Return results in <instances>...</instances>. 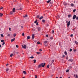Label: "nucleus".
Wrapping results in <instances>:
<instances>
[{"label":"nucleus","mask_w":78,"mask_h":78,"mask_svg":"<svg viewBox=\"0 0 78 78\" xmlns=\"http://www.w3.org/2000/svg\"><path fill=\"white\" fill-rule=\"evenodd\" d=\"M30 58H31V59H33V58H34V57L31 56Z\"/></svg>","instance_id":"nucleus-28"},{"label":"nucleus","mask_w":78,"mask_h":78,"mask_svg":"<svg viewBox=\"0 0 78 78\" xmlns=\"http://www.w3.org/2000/svg\"><path fill=\"white\" fill-rule=\"evenodd\" d=\"M35 78H37V75H35Z\"/></svg>","instance_id":"nucleus-50"},{"label":"nucleus","mask_w":78,"mask_h":78,"mask_svg":"<svg viewBox=\"0 0 78 78\" xmlns=\"http://www.w3.org/2000/svg\"><path fill=\"white\" fill-rule=\"evenodd\" d=\"M47 41H46L44 42V44H46L47 43Z\"/></svg>","instance_id":"nucleus-34"},{"label":"nucleus","mask_w":78,"mask_h":78,"mask_svg":"<svg viewBox=\"0 0 78 78\" xmlns=\"http://www.w3.org/2000/svg\"><path fill=\"white\" fill-rule=\"evenodd\" d=\"M23 73H24V74H27V72H26L25 71H23Z\"/></svg>","instance_id":"nucleus-9"},{"label":"nucleus","mask_w":78,"mask_h":78,"mask_svg":"<svg viewBox=\"0 0 78 78\" xmlns=\"http://www.w3.org/2000/svg\"><path fill=\"white\" fill-rule=\"evenodd\" d=\"M8 37H10L11 36V34H8V35H7Z\"/></svg>","instance_id":"nucleus-25"},{"label":"nucleus","mask_w":78,"mask_h":78,"mask_svg":"<svg viewBox=\"0 0 78 78\" xmlns=\"http://www.w3.org/2000/svg\"><path fill=\"white\" fill-rule=\"evenodd\" d=\"M46 37H48V35H46Z\"/></svg>","instance_id":"nucleus-41"},{"label":"nucleus","mask_w":78,"mask_h":78,"mask_svg":"<svg viewBox=\"0 0 78 78\" xmlns=\"http://www.w3.org/2000/svg\"><path fill=\"white\" fill-rule=\"evenodd\" d=\"M37 20H36L35 21L34 23H37Z\"/></svg>","instance_id":"nucleus-26"},{"label":"nucleus","mask_w":78,"mask_h":78,"mask_svg":"<svg viewBox=\"0 0 78 78\" xmlns=\"http://www.w3.org/2000/svg\"><path fill=\"white\" fill-rule=\"evenodd\" d=\"M12 14H13V12H10V15H12Z\"/></svg>","instance_id":"nucleus-21"},{"label":"nucleus","mask_w":78,"mask_h":78,"mask_svg":"<svg viewBox=\"0 0 78 78\" xmlns=\"http://www.w3.org/2000/svg\"><path fill=\"white\" fill-rule=\"evenodd\" d=\"M43 18H44V17H43V16H41L39 19H40V20H41V19H43Z\"/></svg>","instance_id":"nucleus-10"},{"label":"nucleus","mask_w":78,"mask_h":78,"mask_svg":"<svg viewBox=\"0 0 78 78\" xmlns=\"http://www.w3.org/2000/svg\"><path fill=\"white\" fill-rule=\"evenodd\" d=\"M13 55V54H11L10 55V57H12V55Z\"/></svg>","instance_id":"nucleus-31"},{"label":"nucleus","mask_w":78,"mask_h":78,"mask_svg":"<svg viewBox=\"0 0 78 78\" xmlns=\"http://www.w3.org/2000/svg\"><path fill=\"white\" fill-rule=\"evenodd\" d=\"M73 34H71L70 35V37H73Z\"/></svg>","instance_id":"nucleus-51"},{"label":"nucleus","mask_w":78,"mask_h":78,"mask_svg":"<svg viewBox=\"0 0 78 78\" xmlns=\"http://www.w3.org/2000/svg\"><path fill=\"white\" fill-rule=\"evenodd\" d=\"M3 14L2 13H0V17H2V16H3Z\"/></svg>","instance_id":"nucleus-14"},{"label":"nucleus","mask_w":78,"mask_h":78,"mask_svg":"<svg viewBox=\"0 0 78 78\" xmlns=\"http://www.w3.org/2000/svg\"><path fill=\"white\" fill-rule=\"evenodd\" d=\"M76 78H78V75H76Z\"/></svg>","instance_id":"nucleus-43"},{"label":"nucleus","mask_w":78,"mask_h":78,"mask_svg":"<svg viewBox=\"0 0 78 78\" xmlns=\"http://www.w3.org/2000/svg\"><path fill=\"white\" fill-rule=\"evenodd\" d=\"M72 51V49H71V48L70 49L69 51Z\"/></svg>","instance_id":"nucleus-49"},{"label":"nucleus","mask_w":78,"mask_h":78,"mask_svg":"<svg viewBox=\"0 0 78 78\" xmlns=\"http://www.w3.org/2000/svg\"><path fill=\"white\" fill-rule=\"evenodd\" d=\"M75 43H76V44H78V42L77 41H75Z\"/></svg>","instance_id":"nucleus-22"},{"label":"nucleus","mask_w":78,"mask_h":78,"mask_svg":"<svg viewBox=\"0 0 78 78\" xmlns=\"http://www.w3.org/2000/svg\"><path fill=\"white\" fill-rule=\"evenodd\" d=\"M1 48V44H0V48Z\"/></svg>","instance_id":"nucleus-62"},{"label":"nucleus","mask_w":78,"mask_h":78,"mask_svg":"<svg viewBox=\"0 0 78 78\" xmlns=\"http://www.w3.org/2000/svg\"><path fill=\"white\" fill-rule=\"evenodd\" d=\"M22 48H24L25 49H26L27 48V45L25 44H24L23 45H22Z\"/></svg>","instance_id":"nucleus-2"},{"label":"nucleus","mask_w":78,"mask_h":78,"mask_svg":"<svg viewBox=\"0 0 78 78\" xmlns=\"http://www.w3.org/2000/svg\"><path fill=\"white\" fill-rule=\"evenodd\" d=\"M16 34H13V36H14V37H15L16 36Z\"/></svg>","instance_id":"nucleus-23"},{"label":"nucleus","mask_w":78,"mask_h":78,"mask_svg":"<svg viewBox=\"0 0 78 78\" xmlns=\"http://www.w3.org/2000/svg\"><path fill=\"white\" fill-rule=\"evenodd\" d=\"M71 16V15H68V17L69 18Z\"/></svg>","instance_id":"nucleus-39"},{"label":"nucleus","mask_w":78,"mask_h":78,"mask_svg":"<svg viewBox=\"0 0 78 78\" xmlns=\"http://www.w3.org/2000/svg\"><path fill=\"white\" fill-rule=\"evenodd\" d=\"M23 17H28V16L27 15H26L25 16H23Z\"/></svg>","instance_id":"nucleus-18"},{"label":"nucleus","mask_w":78,"mask_h":78,"mask_svg":"<svg viewBox=\"0 0 78 78\" xmlns=\"http://www.w3.org/2000/svg\"><path fill=\"white\" fill-rule=\"evenodd\" d=\"M34 39V34H33L32 35V39L33 40Z\"/></svg>","instance_id":"nucleus-5"},{"label":"nucleus","mask_w":78,"mask_h":78,"mask_svg":"<svg viewBox=\"0 0 78 78\" xmlns=\"http://www.w3.org/2000/svg\"><path fill=\"white\" fill-rule=\"evenodd\" d=\"M39 51H42V49H40Z\"/></svg>","instance_id":"nucleus-52"},{"label":"nucleus","mask_w":78,"mask_h":78,"mask_svg":"<svg viewBox=\"0 0 78 78\" xmlns=\"http://www.w3.org/2000/svg\"><path fill=\"white\" fill-rule=\"evenodd\" d=\"M49 3H50L49 5L50 7H51L53 4L52 0H49Z\"/></svg>","instance_id":"nucleus-1"},{"label":"nucleus","mask_w":78,"mask_h":78,"mask_svg":"<svg viewBox=\"0 0 78 78\" xmlns=\"http://www.w3.org/2000/svg\"><path fill=\"white\" fill-rule=\"evenodd\" d=\"M68 21H66V23H68Z\"/></svg>","instance_id":"nucleus-60"},{"label":"nucleus","mask_w":78,"mask_h":78,"mask_svg":"<svg viewBox=\"0 0 78 78\" xmlns=\"http://www.w3.org/2000/svg\"><path fill=\"white\" fill-rule=\"evenodd\" d=\"M54 30H52V33H54Z\"/></svg>","instance_id":"nucleus-58"},{"label":"nucleus","mask_w":78,"mask_h":78,"mask_svg":"<svg viewBox=\"0 0 78 78\" xmlns=\"http://www.w3.org/2000/svg\"><path fill=\"white\" fill-rule=\"evenodd\" d=\"M69 68H70V69H72V66H69Z\"/></svg>","instance_id":"nucleus-53"},{"label":"nucleus","mask_w":78,"mask_h":78,"mask_svg":"<svg viewBox=\"0 0 78 78\" xmlns=\"http://www.w3.org/2000/svg\"><path fill=\"white\" fill-rule=\"evenodd\" d=\"M76 20H78V16H77L76 17Z\"/></svg>","instance_id":"nucleus-35"},{"label":"nucleus","mask_w":78,"mask_h":78,"mask_svg":"<svg viewBox=\"0 0 78 78\" xmlns=\"http://www.w3.org/2000/svg\"><path fill=\"white\" fill-rule=\"evenodd\" d=\"M3 9V7H2L0 9Z\"/></svg>","instance_id":"nucleus-54"},{"label":"nucleus","mask_w":78,"mask_h":78,"mask_svg":"<svg viewBox=\"0 0 78 78\" xmlns=\"http://www.w3.org/2000/svg\"><path fill=\"white\" fill-rule=\"evenodd\" d=\"M27 38V40L30 39V36H28Z\"/></svg>","instance_id":"nucleus-12"},{"label":"nucleus","mask_w":78,"mask_h":78,"mask_svg":"<svg viewBox=\"0 0 78 78\" xmlns=\"http://www.w3.org/2000/svg\"><path fill=\"white\" fill-rule=\"evenodd\" d=\"M59 16H57V18H59Z\"/></svg>","instance_id":"nucleus-56"},{"label":"nucleus","mask_w":78,"mask_h":78,"mask_svg":"<svg viewBox=\"0 0 78 78\" xmlns=\"http://www.w3.org/2000/svg\"><path fill=\"white\" fill-rule=\"evenodd\" d=\"M21 28H23V26H21Z\"/></svg>","instance_id":"nucleus-63"},{"label":"nucleus","mask_w":78,"mask_h":78,"mask_svg":"<svg viewBox=\"0 0 78 78\" xmlns=\"http://www.w3.org/2000/svg\"><path fill=\"white\" fill-rule=\"evenodd\" d=\"M5 42H3L2 44V45H5Z\"/></svg>","instance_id":"nucleus-38"},{"label":"nucleus","mask_w":78,"mask_h":78,"mask_svg":"<svg viewBox=\"0 0 78 78\" xmlns=\"http://www.w3.org/2000/svg\"><path fill=\"white\" fill-rule=\"evenodd\" d=\"M15 10H16V9L13 8L12 9V11L13 12H15Z\"/></svg>","instance_id":"nucleus-15"},{"label":"nucleus","mask_w":78,"mask_h":78,"mask_svg":"<svg viewBox=\"0 0 78 78\" xmlns=\"http://www.w3.org/2000/svg\"><path fill=\"white\" fill-rule=\"evenodd\" d=\"M47 2L48 3H49V0H48V1H47Z\"/></svg>","instance_id":"nucleus-48"},{"label":"nucleus","mask_w":78,"mask_h":78,"mask_svg":"<svg viewBox=\"0 0 78 78\" xmlns=\"http://www.w3.org/2000/svg\"><path fill=\"white\" fill-rule=\"evenodd\" d=\"M22 35L23 36H24V35H25V34H24V33H23Z\"/></svg>","instance_id":"nucleus-37"},{"label":"nucleus","mask_w":78,"mask_h":78,"mask_svg":"<svg viewBox=\"0 0 78 78\" xmlns=\"http://www.w3.org/2000/svg\"><path fill=\"white\" fill-rule=\"evenodd\" d=\"M13 53H14V54H15V51L13 52Z\"/></svg>","instance_id":"nucleus-61"},{"label":"nucleus","mask_w":78,"mask_h":78,"mask_svg":"<svg viewBox=\"0 0 78 78\" xmlns=\"http://www.w3.org/2000/svg\"><path fill=\"white\" fill-rule=\"evenodd\" d=\"M66 59H68V56H66Z\"/></svg>","instance_id":"nucleus-45"},{"label":"nucleus","mask_w":78,"mask_h":78,"mask_svg":"<svg viewBox=\"0 0 78 78\" xmlns=\"http://www.w3.org/2000/svg\"><path fill=\"white\" fill-rule=\"evenodd\" d=\"M9 31H11V28H9Z\"/></svg>","instance_id":"nucleus-57"},{"label":"nucleus","mask_w":78,"mask_h":78,"mask_svg":"<svg viewBox=\"0 0 78 78\" xmlns=\"http://www.w3.org/2000/svg\"><path fill=\"white\" fill-rule=\"evenodd\" d=\"M8 70H9V69L8 68H7L6 69V72H7V71H8Z\"/></svg>","instance_id":"nucleus-30"},{"label":"nucleus","mask_w":78,"mask_h":78,"mask_svg":"<svg viewBox=\"0 0 78 78\" xmlns=\"http://www.w3.org/2000/svg\"><path fill=\"white\" fill-rule=\"evenodd\" d=\"M36 60L34 59V63H36Z\"/></svg>","instance_id":"nucleus-29"},{"label":"nucleus","mask_w":78,"mask_h":78,"mask_svg":"<svg viewBox=\"0 0 78 78\" xmlns=\"http://www.w3.org/2000/svg\"><path fill=\"white\" fill-rule=\"evenodd\" d=\"M15 40V38H13V39H11V42H13Z\"/></svg>","instance_id":"nucleus-17"},{"label":"nucleus","mask_w":78,"mask_h":78,"mask_svg":"<svg viewBox=\"0 0 78 78\" xmlns=\"http://www.w3.org/2000/svg\"><path fill=\"white\" fill-rule=\"evenodd\" d=\"M1 42H4V40H2L1 41Z\"/></svg>","instance_id":"nucleus-27"},{"label":"nucleus","mask_w":78,"mask_h":78,"mask_svg":"<svg viewBox=\"0 0 78 78\" xmlns=\"http://www.w3.org/2000/svg\"><path fill=\"white\" fill-rule=\"evenodd\" d=\"M41 66L42 67H44V66H45V63H42L41 64Z\"/></svg>","instance_id":"nucleus-4"},{"label":"nucleus","mask_w":78,"mask_h":78,"mask_svg":"<svg viewBox=\"0 0 78 78\" xmlns=\"http://www.w3.org/2000/svg\"><path fill=\"white\" fill-rule=\"evenodd\" d=\"M37 44H40V42H39V41H38L37 42Z\"/></svg>","instance_id":"nucleus-44"},{"label":"nucleus","mask_w":78,"mask_h":78,"mask_svg":"<svg viewBox=\"0 0 78 78\" xmlns=\"http://www.w3.org/2000/svg\"><path fill=\"white\" fill-rule=\"evenodd\" d=\"M23 78H25V77H23Z\"/></svg>","instance_id":"nucleus-64"},{"label":"nucleus","mask_w":78,"mask_h":78,"mask_svg":"<svg viewBox=\"0 0 78 78\" xmlns=\"http://www.w3.org/2000/svg\"><path fill=\"white\" fill-rule=\"evenodd\" d=\"M69 69H67V70H66V72H69Z\"/></svg>","instance_id":"nucleus-40"},{"label":"nucleus","mask_w":78,"mask_h":78,"mask_svg":"<svg viewBox=\"0 0 78 78\" xmlns=\"http://www.w3.org/2000/svg\"><path fill=\"white\" fill-rule=\"evenodd\" d=\"M47 68L48 69V68H49V65H48L47 66Z\"/></svg>","instance_id":"nucleus-33"},{"label":"nucleus","mask_w":78,"mask_h":78,"mask_svg":"<svg viewBox=\"0 0 78 78\" xmlns=\"http://www.w3.org/2000/svg\"><path fill=\"white\" fill-rule=\"evenodd\" d=\"M42 21L43 23H45V20H43Z\"/></svg>","instance_id":"nucleus-16"},{"label":"nucleus","mask_w":78,"mask_h":78,"mask_svg":"<svg viewBox=\"0 0 78 78\" xmlns=\"http://www.w3.org/2000/svg\"><path fill=\"white\" fill-rule=\"evenodd\" d=\"M76 17V15H74L73 16V19H75V18Z\"/></svg>","instance_id":"nucleus-8"},{"label":"nucleus","mask_w":78,"mask_h":78,"mask_svg":"<svg viewBox=\"0 0 78 78\" xmlns=\"http://www.w3.org/2000/svg\"><path fill=\"white\" fill-rule=\"evenodd\" d=\"M75 11H76V9H74L73 10V12H75Z\"/></svg>","instance_id":"nucleus-32"},{"label":"nucleus","mask_w":78,"mask_h":78,"mask_svg":"<svg viewBox=\"0 0 78 78\" xmlns=\"http://www.w3.org/2000/svg\"><path fill=\"white\" fill-rule=\"evenodd\" d=\"M39 17H40L39 15H37V18H39Z\"/></svg>","instance_id":"nucleus-36"},{"label":"nucleus","mask_w":78,"mask_h":78,"mask_svg":"<svg viewBox=\"0 0 78 78\" xmlns=\"http://www.w3.org/2000/svg\"><path fill=\"white\" fill-rule=\"evenodd\" d=\"M8 65H9V64H7L6 65V66H8Z\"/></svg>","instance_id":"nucleus-59"},{"label":"nucleus","mask_w":78,"mask_h":78,"mask_svg":"<svg viewBox=\"0 0 78 78\" xmlns=\"http://www.w3.org/2000/svg\"><path fill=\"white\" fill-rule=\"evenodd\" d=\"M42 67V65H41V64L39 65L38 66V68H40V67Z\"/></svg>","instance_id":"nucleus-11"},{"label":"nucleus","mask_w":78,"mask_h":78,"mask_svg":"<svg viewBox=\"0 0 78 78\" xmlns=\"http://www.w3.org/2000/svg\"><path fill=\"white\" fill-rule=\"evenodd\" d=\"M50 40H52L53 39V37H50Z\"/></svg>","instance_id":"nucleus-13"},{"label":"nucleus","mask_w":78,"mask_h":78,"mask_svg":"<svg viewBox=\"0 0 78 78\" xmlns=\"http://www.w3.org/2000/svg\"><path fill=\"white\" fill-rule=\"evenodd\" d=\"M36 25H39V24H38V23H37Z\"/></svg>","instance_id":"nucleus-55"},{"label":"nucleus","mask_w":78,"mask_h":78,"mask_svg":"<svg viewBox=\"0 0 78 78\" xmlns=\"http://www.w3.org/2000/svg\"><path fill=\"white\" fill-rule=\"evenodd\" d=\"M71 6H72V7H73L74 6V4H71Z\"/></svg>","instance_id":"nucleus-19"},{"label":"nucleus","mask_w":78,"mask_h":78,"mask_svg":"<svg viewBox=\"0 0 78 78\" xmlns=\"http://www.w3.org/2000/svg\"><path fill=\"white\" fill-rule=\"evenodd\" d=\"M22 8H20V9H18L19 10H22Z\"/></svg>","instance_id":"nucleus-46"},{"label":"nucleus","mask_w":78,"mask_h":78,"mask_svg":"<svg viewBox=\"0 0 78 78\" xmlns=\"http://www.w3.org/2000/svg\"><path fill=\"white\" fill-rule=\"evenodd\" d=\"M1 37H4L3 35L2 34H1Z\"/></svg>","instance_id":"nucleus-42"},{"label":"nucleus","mask_w":78,"mask_h":78,"mask_svg":"<svg viewBox=\"0 0 78 78\" xmlns=\"http://www.w3.org/2000/svg\"><path fill=\"white\" fill-rule=\"evenodd\" d=\"M37 30H38V31H40V30H41V27H37Z\"/></svg>","instance_id":"nucleus-6"},{"label":"nucleus","mask_w":78,"mask_h":78,"mask_svg":"<svg viewBox=\"0 0 78 78\" xmlns=\"http://www.w3.org/2000/svg\"><path fill=\"white\" fill-rule=\"evenodd\" d=\"M36 53H37V54H38V55H39V54H41V52H36Z\"/></svg>","instance_id":"nucleus-24"},{"label":"nucleus","mask_w":78,"mask_h":78,"mask_svg":"<svg viewBox=\"0 0 78 78\" xmlns=\"http://www.w3.org/2000/svg\"><path fill=\"white\" fill-rule=\"evenodd\" d=\"M73 59H69V61H70L71 62H73Z\"/></svg>","instance_id":"nucleus-7"},{"label":"nucleus","mask_w":78,"mask_h":78,"mask_svg":"<svg viewBox=\"0 0 78 78\" xmlns=\"http://www.w3.org/2000/svg\"><path fill=\"white\" fill-rule=\"evenodd\" d=\"M16 48H18V47H19V46H18L17 45H16Z\"/></svg>","instance_id":"nucleus-47"},{"label":"nucleus","mask_w":78,"mask_h":78,"mask_svg":"<svg viewBox=\"0 0 78 78\" xmlns=\"http://www.w3.org/2000/svg\"><path fill=\"white\" fill-rule=\"evenodd\" d=\"M70 23H71L70 21H69L68 22V23H67V27H69V26H70Z\"/></svg>","instance_id":"nucleus-3"},{"label":"nucleus","mask_w":78,"mask_h":78,"mask_svg":"<svg viewBox=\"0 0 78 78\" xmlns=\"http://www.w3.org/2000/svg\"><path fill=\"white\" fill-rule=\"evenodd\" d=\"M64 53L65 54V55H67V52H66V51H65Z\"/></svg>","instance_id":"nucleus-20"}]
</instances>
